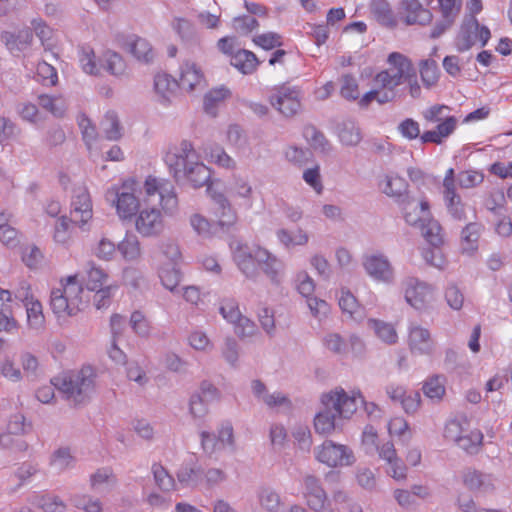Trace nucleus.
Returning a JSON list of instances; mask_svg holds the SVG:
<instances>
[{
    "label": "nucleus",
    "mask_w": 512,
    "mask_h": 512,
    "mask_svg": "<svg viewBox=\"0 0 512 512\" xmlns=\"http://www.w3.org/2000/svg\"><path fill=\"white\" fill-rule=\"evenodd\" d=\"M63 294V296L70 302L72 309H76L78 312L82 309V293L83 287L78 281L77 276H69L66 281L60 282V287L57 288Z\"/></svg>",
    "instance_id": "23"
},
{
    "label": "nucleus",
    "mask_w": 512,
    "mask_h": 512,
    "mask_svg": "<svg viewBox=\"0 0 512 512\" xmlns=\"http://www.w3.org/2000/svg\"><path fill=\"white\" fill-rule=\"evenodd\" d=\"M315 458L328 467L351 466L356 457L351 448L346 445L326 440L315 448Z\"/></svg>",
    "instance_id": "6"
},
{
    "label": "nucleus",
    "mask_w": 512,
    "mask_h": 512,
    "mask_svg": "<svg viewBox=\"0 0 512 512\" xmlns=\"http://www.w3.org/2000/svg\"><path fill=\"white\" fill-rule=\"evenodd\" d=\"M204 77L201 70L194 63H185L181 67L179 88L188 92L194 91L197 87L204 88Z\"/></svg>",
    "instance_id": "22"
},
{
    "label": "nucleus",
    "mask_w": 512,
    "mask_h": 512,
    "mask_svg": "<svg viewBox=\"0 0 512 512\" xmlns=\"http://www.w3.org/2000/svg\"><path fill=\"white\" fill-rule=\"evenodd\" d=\"M379 457L385 460L389 466L387 469L388 475L395 480H404L406 478V466L402 460L397 457L394 444L392 442H386L378 448Z\"/></svg>",
    "instance_id": "16"
},
{
    "label": "nucleus",
    "mask_w": 512,
    "mask_h": 512,
    "mask_svg": "<svg viewBox=\"0 0 512 512\" xmlns=\"http://www.w3.org/2000/svg\"><path fill=\"white\" fill-rule=\"evenodd\" d=\"M423 392L430 399H441L445 394L443 379L440 376L429 378L424 383Z\"/></svg>",
    "instance_id": "47"
},
{
    "label": "nucleus",
    "mask_w": 512,
    "mask_h": 512,
    "mask_svg": "<svg viewBox=\"0 0 512 512\" xmlns=\"http://www.w3.org/2000/svg\"><path fill=\"white\" fill-rule=\"evenodd\" d=\"M164 161L177 183L187 181L192 187L199 188L210 180L209 168L199 161L193 145L187 140L167 152Z\"/></svg>",
    "instance_id": "2"
},
{
    "label": "nucleus",
    "mask_w": 512,
    "mask_h": 512,
    "mask_svg": "<svg viewBox=\"0 0 512 512\" xmlns=\"http://www.w3.org/2000/svg\"><path fill=\"white\" fill-rule=\"evenodd\" d=\"M404 287L406 301L417 310L423 309L433 300V286L415 277H408Z\"/></svg>",
    "instance_id": "11"
},
{
    "label": "nucleus",
    "mask_w": 512,
    "mask_h": 512,
    "mask_svg": "<svg viewBox=\"0 0 512 512\" xmlns=\"http://www.w3.org/2000/svg\"><path fill=\"white\" fill-rule=\"evenodd\" d=\"M37 75L42 79L44 85L53 86L57 83L58 80L56 69L46 61H41L38 63Z\"/></svg>",
    "instance_id": "62"
},
{
    "label": "nucleus",
    "mask_w": 512,
    "mask_h": 512,
    "mask_svg": "<svg viewBox=\"0 0 512 512\" xmlns=\"http://www.w3.org/2000/svg\"><path fill=\"white\" fill-rule=\"evenodd\" d=\"M324 409L314 419V427L319 434H330L336 428V417L350 418L357 410V399L349 397L343 388L323 394Z\"/></svg>",
    "instance_id": "3"
},
{
    "label": "nucleus",
    "mask_w": 512,
    "mask_h": 512,
    "mask_svg": "<svg viewBox=\"0 0 512 512\" xmlns=\"http://www.w3.org/2000/svg\"><path fill=\"white\" fill-rule=\"evenodd\" d=\"M304 136L310 143V145L322 153H328L331 150V145L326 139L324 134L316 129L314 126H308L304 130Z\"/></svg>",
    "instance_id": "41"
},
{
    "label": "nucleus",
    "mask_w": 512,
    "mask_h": 512,
    "mask_svg": "<svg viewBox=\"0 0 512 512\" xmlns=\"http://www.w3.org/2000/svg\"><path fill=\"white\" fill-rule=\"evenodd\" d=\"M30 428V424L26 423V419L22 414L13 415L8 423L9 434L0 436V444L7 446L12 440L10 434L26 433Z\"/></svg>",
    "instance_id": "39"
},
{
    "label": "nucleus",
    "mask_w": 512,
    "mask_h": 512,
    "mask_svg": "<svg viewBox=\"0 0 512 512\" xmlns=\"http://www.w3.org/2000/svg\"><path fill=\"white\" fill-rule=\"evenodd\" d=\"M135 228L143 237H157L164 230V219L159 209H141L135 219Z\"/></svg>",
    "instance_id": "10"
},
{
    "label": "nucleus",
    "mask_w": 512,
    "mask_h": 512,
    "mask_svg": "<svg viewBox=\"0 0 512 512\" xmlns=\"http://www.w3.org/2000/svg\"><path fill=\"white\" fill-rule=\"evenodd\" d=\"M484 180V175L480 172L467 170L461 171L457 176V182L462 188H473L481 184Z\"/></svg>",
    "instance_id": "59"
},
{
    "label": "nucleus",
    "mask_w": 512,
    "mask_h": 512,
    "mask_svg": "<svg viewBox=\"0 0 512 512\" xmlns=\"http://www.w3.org/2000/svg\"><path fill=\"white\" fill-rule=\"evenodd\" d=\"M369 327L372 328L375 334L387 344H395L398 335L393 325L375 319H369Z\"/></svg>",
    "instance_id": "37"
},
{
    "label": "nucleus",
    "mask_w": 512,
    "mask_h": 512,
    "mask_svg": "<svg viewBox=\"0 0 512 512\" xmlns=\"http://www.w3.org/2000/svg\"><path fill=\"white\" fill-rule=\"evenodd\" d=\"M409 347L413 353L430 354L434 349V342L428 329L411 324L409 327Z\"/></svg>",
    "instance_id": "17"
},
{
    "label": "nucleus",
    "mask_w": 512,
    "mask_h": 512,
    "mask_svg": "<svg viewBox=\"0 0 512 512\" xmlns=\"http://www.w3.org/2000/svg\"><path fill=\"white\" fill-rule=\"evenodd\" d=\"M128 189V186L124 183L122 187L111 188L106 193V199L116 205L117 213L122 219L135 216L139 209V200Z\"/></svg>",
    "instance_id": "9"
},
{
    "label": "nucleus",
    "mask_w": 512,
    "mask_h": 512,
    "mask_svg": "<svg viewBox=\"0 0 512 512\" xmlns=\"http://www.w3.org/2000/svg\"><path fill=\"white\" fill-rule=\"evenodd\" d=\"M213 199L216 204L215 215L218 218L216 222L217 228H220L222 231H228L235 225L237 215L223 194H217Z\"/></svg>",
    "instance_id": "18"
},
{
    "label": "nucleus",
    "mask_w": 512,
    "mask_h": 512,
    "mask_svg": "<svg viewBox=\"0 0 512 512\" xmlns=\"http://www.w3.org/2000/svg\"><path fill=\"white\" fill-rule=\"evenodd\" d=\"M101 130L105 138L110 141H116L122 137V127L119 118L114 111H108L101 121Z\"/></svg>",
    "instance_id": "34"
},
{
    "label": "nucleus",
    "mask_w": 512,
    "mask_h": 512,
    "mask_svg": "<svg viewBox=\"0 0 512 512\" xmlns=\"http://www.w3.org/2000/svg\"><path fill=\"white\" fill-rule=\"evenodd\" d=\"M193 229L202 236H210L217 232L216 223L211 224L206 218L199 214H194L190 218Z\"/></svg>",
    "instance_id": "51"
},
{
    "label": "nucleus",
    "mask_w": 512,
    "mask_h": 512,
    "mask_svg": "<svg viewBox=\"0 0 512 512\" xmlns=\"http://www.w3.org/2000/svg\"><path fill=\"white\" fill-rule=\"evenodd\" d=\"M402 7L407 14L405 22L408 25H427L433 19L432 13L418 0H402Z\"/></svg>",
    "instance_id": "21"
},
{
    "label": "nucleus",
    "mask_w": 512,
    "mask_h": 512,
    "mask_svg": "<svg viewBox=\"0 0 512 512\" xmlns=\"http://www.w3.org/2000/svg\"><path fill=\"white\" fill-rule=\"evenodd\" d=\"M363 267L367 274L376 281L391 283L394 280V269L388 258L383 254L365 256Z\"/></svg>",
    "instance_id": "12"
},
{
    "label": "nucleus",
    "mask_w": 512,
    "mask_h": 512,
    "mask_svg": "<svg viewBox=\"0 0 512 512\" xmlns=\"http://www.w3.org/2000/svg\"><path fill=\"white\" fill-rule=\"evenodd\" d=\"M339 306L342 311L349 314L352 319L356 321L362 320L363 309L358 304L356 297L349 290H345L344 288L341 290Z\"/></svg>",
    "instance_id": "32"
},
{
    "label": "nucleus",
    "mask_w": 512,
    "mask_h": 512,
    "mask_svg": "<svg viewBox=\"0 0 512 512\" xmlns=\"http://www.w3.org/2000/svg\"><path fill=\"white\" fill-rule=\"evenodd\" d=\"M304 489L308 506L317 512L323 510L327 502V495L321 486L320 480L313 475L305 476Z\"/></svg>",
    "instance_id": "15"
},
{
    "label": "nucleus",
    "mask_w": 512,
    "mask_h": 512,
    "mask_svg": "<svg viewBox=\"0 0 512 512\" xmlns=\"http://www.w3.org/2000/svg\"><path fill=\"white\" fill-rule=\"evenodd\" d=\"M92 216V203L86 187L75 188L71 201L70 221L83 231H87Z\"/></svg>",
    "instance_id": "8"
},
{
    "label": "nucleus",
    "mask_w": 512,
    "mask_h": 512,
    "mask_svg": "<svg viewBox=\"0 0 512 512\" xmlns=\"http://www.w3.org/2000/svg\"><path fill=\"white\" fill-rule=\"evenodd\" d=\"M408 184L406 180L402 177H387L386 185L383 189V192L389 196L396 199V202L400 204L404 198L409 197L410 195L407 193Z\"/></svg>",
    "instance_id": "30"
},
{
    "label": "nucleus",
    "mask_w": 512,
    "mask_h": 512,
    "mask_svg": "<svg viewBox=\"0 0 512 512\" xmlns=\"http://www.w3.org/2000/svg\"><path fill=\"white\" fill-rule=\"evenodd\" d=\"M230 95L226 88H218L209 91L204 97V109L208 114L215 116L217 105Z\"/></svg>",
    "instance_id": "42"
},
{
    "label": "nucleus",
    "mask_w": 512,
    "mask_h": 512,
    "mask_svg": "<svg viewBox=\"0 0 512 512\" xmlns=\"http://www.w3.org/2000/svg\"><path fill=\"white\" fill-rule=\"evenodd\" d=\"M159 277L163 286L174 292L181 281L180 270L176 264H167L159 270Z\"/></svg>",
    "instance_id": "38"
},
{
    "label": "nucleus",
    "mask_w": 512,
    "mask_h": 512,
    "mask_svg": "<svg viewBox=\"0 0 512 512\" xmlns=\"http://www.w3.org/2000/svg\"><path fill=\"white\" fill-rule=\"evenodd\" d=\"M269 101L274 109L287 118L301 110L300 90L297 87L282 85L274 90Z\"/></svg>",
    "instance_id": "7"
},
{
    "label": "nucleus",
    "mask_w": 512,
    "mask_h": 512,
    "mask_svg": "<svg viewBox=\"0 0 512 512\" xmlns=\"http://www.w3.org/2000/svg\"><path fill=\"white\" fill-rule=\"evenodd\" d=\"M209 156L214 163L223 168L234 169L236 167V162L225 152L221 146L215 145L211 147Z\"/></svg>",
    "instance_id": "54"
},
{
    "label": "nucleus",
    "mask_w": 512,
    "mask_h": 512,
    "mask_svg": "<svg viewBox=\"0 0 512 512\" xmlns=\"http://www.w3.org/2000/svg\"><path fill=\"white\" fill-rule=\"evenodd\" d=\"M478 29L479 22L474 16L464 20L455 39V45L459 52L469 50L476 43Z\"/></svg>",
    "instance_id": "19"
},
{
    "label": "nucleus",
    "mask_w": 512,
    "mask_h": 512,
    "mask_svg": "<svg viewBox=\"0 0 512 512\" xmlns=\"http://www.w3.org/2000/svg\"><path fill=\"white\" fill-rule=\"evenodd\" d=\"M38 104L57 118L63 117L66 111L65 102L59 97L41 94L38 96Z\"/></svg>",
    "instance_id": "40"
},
{
    "label": "nucleus",
    "mask_w": 512,
    "mask_h": 512,
    "mask_svg": "<svg viewBox=\"0 0 512 512\" xmlns=\"http://www.w3.org/2000/svg\"><path fill=\"white\" fill-rule=\"evenodd\" d=\"M160 200L162 208L172 213L177 208V197L170 184H165L160 188Z\"/></svg>",
    "instance_id": "61"
},
{
    "label": "nucleus",
    "mask_w": 512,
    "mask_h": 512,
    "mask_svg": "<svg viewBox=\"0 0 512 512\" xmlns=\"http://www.w3.org/2000/svg\"><path fill=\"white\" fill-rule=\"evenodd\" d=\"M95 376L91 366H84L79 371L66 372L54 377L51 383L70 404L79 406L90 400L94 392Z\"/></svg>",
    "instance_id": "4"
},
{
    "label": "nucleus",
    "mask_w": 512,
    "mask_h": 512,
    "mask_svg": "<svg viewBox=\"0 0 512 512\" xmlns=\"http://www.w3.org/2000/svg\"><path fill=\"white\" fill-rule=\"evenodd\" d=\"M222 355L231 366H236L239 358V345L234 338L227 337L225 339Z\"/></svg>",
    "instance_id": "63"
},
{
    "label": "nucleus",
    "mask_w": 512,
    "mask_h": 512,
    "mask_svg": "<svg viewBox=\"0 0 512 512\" xmlns=\"http://www.w3.org/2000/svg\"><path fill=\"white\" fill-rule=\"evenodd\" d=\"M230 63L243 74H251L256 70L259 60L253 52L239 49L232 55Z\"/></svg>",
    "instance_id": "25"
},
{
    "label": "nucleus",
    "mask_w": 512,
    "mask_h": 512,
    "mask_svg": "<svg viewBox=\"0 0 512 512\" xmlns=\"http://www.w3.org/2000/svg\"><path fill=\"white\" fill-rule=\"evenodd\" d=\"M230 192L233 196H238L247 200L251 199L253 190L248 180L240 177L234 176L233 183L230 187ZM252 203L249 201L248 207H251Z\"/></svg>",
    "instance_id": "48"
},
{
    "label": "nucleus",
    "mask_w": 512,
    "mask_h": 512,
    "mask_svg": "<svg viewBox=\"0 0 512 512\" xmlns=\"http://www.w3.org/2000/svg\"><path fill=\"white\" fill-rule=\"evenodd\" d=\"M482 440L483 435L480 431H472L468 435H461L456 444L467 453L475 454L478 452Z\"/></svg>",
    "instance_id": "46"
},
{
    "label": "nucleus",
    "mask_w": 512,
    "mask_h": 512,
    "mask_svg": "<svg viewBox=\"0 0 512 512\" xmlns=\"http://www.w3.org/2000/svg\"><path fill=\"white\" fill-rule=\"evenodd\" d=\"M371 12L380 24L387 27H394L396 25L394 13L386 0H373Z\"/></svg>",
    "instance_id": "29"
},
{
    "label": "nucleus",
    "mask_w": 512,
    "mask_h": 512,
    "mask_svg": "<svg viewBox=\"0 0 512 512\" xmlns=\"http://www.w3.org/2000/svg\"><path fill=\"white\" fill-rule=\"evenodd\" d=\"M209 400L202 398L199 393H194L189 402V411L194 418H202L208 412Z\"/></svg>",
    "instance_id": "60"
},
{
    "label": "nucleus",
    "mask_w": 512,
    "mask_h": 512,
    "mask_svg": "<svg viewBox=\"0 0 512 512\" xmlns=\"http://www.w3.org/2000/svg\"><path fill=\"white\" fill-rule=\"evenodd\" d=\"M35 504L44 512H64L66 509L65 503L58 496L51 494L38 496Z\"/></svg>",
    "instance_id": "43"
},
{
    "label": "nucleus",
    "mask_w": 512,
    "mask_h": 512,
    "mask_svg": "<svg viewBox=\"0 0 512 512\" xmlns=\"http://www.w3.org/2000/svg\"><path fill=\"white\" fill-rule=\"evenodd\" d=\"M172 28L180 39L186 44H195L198 41L194 24L188 19L175 17L172 21Z\"/></svg>",
    "instance_id": "27"
},
{
    "label": "nucleus",
    "mask_w": 512,
    "mask_h": 512,
    "mask_svg": "<svg viewBox=\"0 0 512 512\" xmlns=\"http://www.w3.org/2000/svg\"><path fill=\"white\" fill-rule=\"evenodd\" d=\"M418 227L421 229L422 236L432 247L438 248L443 244L442 227L431 216Z\"/></svg>",
    "instance_id": "28"
},
{
    "label": "nucleus",
    "mask_w": 512,
    "mask_h": 512,
    "mask_svg": "<svg viewBox=\"0 0 512 512\" xmlns=\"http://www.w3.org/2000/svg\"><path fill=\"white\" fill-rule=\"evenodd\" d=\"M72 503L76 508L82 509L85 512L102 511L101 502L98 499H93L92 497L87 495H75L72 498Z\"/></svg>",
    "instance_id": "53"
},
{
    "label": "nucleus",
    "mask_w": 512,
    "mask_h": 512,
    "mask_svg": "<svg viewBox=\"0 0 512 512\" xmlns=\"http://www.w3.org/2000/svg\"><path fill=\"white\" fill-rule=\"evenodd\" d=\"M43 254L36 246L25 248L22 255V260L25 265L31 269L38 268L43 262Z\"/></svg>",
    "instance_id": "64"
},
{
    "label": "nucleus",
    "mask_w": 512,
    "mask_h": 512,
    "mask_svg": "<svg viewBox=\"0 0 512 512\" xmlns=\"http://www.w3.org/2000/svg\"><path fill=\"white\" fill-rule=\"evenodd\" d=\"M390 68L379 72L375 78V86L380 88H396L413 75V65L403 54L392 52L387 59Z\"/></svg>",
    "instance_id": "5"
},
{
    "label": "nucleus",
    "mask_w": 512,
    "mask_h": 512,
    "mask_svg": "<svg viewBox=\"0 0 512 512\" xmlns=\"http://www.w3.org/2000/svg\"><path fill=\"white\" fill-rule=\"evenodd\" d=\"M261 506L268 512H278L280 508V496L272 489L265 488L260 493Z\"/></svg>",
    "instance_id": "55"
},
{
    "label": "nucleus",
    "mask_w": 512,
    "mask_h": 512,
    "mask_svg": "<svg viewBox=\"0 0 512 512\" xmlns=\"http://www.w3.org/2000/svg\"><path fill=\"white\" fill-rule=\"evenodd\" d=\"M340 94L347 100H356L359 98L358 84L351 75H344L341 78Z\"/></svg>",
    "instance_id": "57"
},
{
    "label": "nucleus",
    "mask_w": 512,
    "mask_h": 512,
    "mask_svg": "<svg viewBox=\"0 0 512 512\" xmlns=\"http://www.w3.org/2000/svg\"><path fill=\"white\" fill-rule=\"evenodd\" d=\"M123 258L127 261H135L141 256V247L138 237L134 234H126L125 238L117 246Z\"/></svg>",
    "instance_id": "33"
},
{
    "label": "nucleus",
    "mask_w": 512,
    "mask_h": 512,
    "mask_svg": "<svg viewBox=\"0 0 512 512\" xmlns=\"http://www.w3.org/2000/svg\"><path fill=\"white\" fill-rule=\"evenodd\" d=\"M483 231V225L470 222L461 231V244L465 252L472 253L478 249V241Z\"/></svg>",
    "instance_id": "24"
},
{
    "label": "nucleus",
    "mask_w": 512,
    "mask_h": 512,
    "mask_svg": "<svg viewBox=\"0 0 512 512\" xmlns=\"http://www.w3.org/2000/svg\"><path fill=\"white\" fill-rule=\"evenodd\" d=\"M152 473L154 476L155 484L162 491H171L175 486V481L167 470L160 464H153Z\"/></svg>",
    "instance_id": "45"
},
{
    "label": "nucleus",
    "mask_w": 512,
    "mask_h": 512,
    "mask_svg": "<svg viewBox=\"0 0 512 512\" xmlns=\"http://www.w3.org/2000/svg\"><path fill=\"white\" fill-rule=\"evenodd\" d=\"M77 121L82 133L83 140L88 146H90L91 143L94 142L97 138L96 127L85 114L79 115Z\"/></svg>",
    "instance_id": "58"
},
{
    "label": "nucleus",
    "mask_w": 512,
    "mask_h": 512,
    "mask_svg": "<svg viewBox=\"0 0 512 512\" xmlns=\"http://www.w3.org/2000/svg\"><path fill=\"white\" fill-rule=\"evenodd\" d=\"M338 136L341 143L346 146H356L362 139L360 128L352 120L339 125Z\"/></svg>",
    "instance_id": "31"
},
{
    "label": "nucleus",
    "mask_w": 512,
    "mask_h": 512,
    "mask_svg": "<svg viewBox=\"0 0 512 512\" xmlns=\"http://www.w3.org/2000/svg\"><path fill=\"white\" fill-rule=\"evenodd\" d=\"M154 89L157 100L166 105L171 103L172 98L179 89L178 81L166 73H159L154 78Z\"/></svg>",
    "instance_id": "20"
},
{
    "label": "nucleus",
    "mask_w": 512,
    "mask_h": 512,
    "mask_svg": "<svg viewBox=\"0 0 512 512\" xmlns=\"http://www.w3.org/2000/svg\"><path fill=\"white\" fill-rule=\"evenodd\" d=\"M399 206L406 223L411 226L418 227L431 216L429 202L426 199L416 200L409 196L404 198Z\"/></svg>",
    "instance_id": "13"
},
{
    "label": "nucleus",
    "mask_w": 512,
    "mask_h": 512,
    "mask_svg": "<svg viewBox=\"0 0 512 512\" xmlns=\"http://www.w3.org/2000/svg\"><path fill=\"white\" fill-rule=\"evenodd\" d=\"M420 75L427 88L432 87L438 80V65L431 59L423 60L420 63Z\"/></svg>",
    "instance_id": "44"
},
{
    "label": "nucleus",
    "mask_w": 512,
    "mask_h": 512,
    "mask_svg": "<svg viewBox=\"0 0 512 512\" xmlns=\"http://www.w3.org/2000/svg\"><path fill=\"white\" fill-rule=\"evenodd\" d=\"M230 247L236 266L247 279L256 281L263 272L273 284L281 282L283 262L267 249L260 246L251 249L239 241L231 243Z\"/></svg>",
    "instance_id": "1"
},
{
    "label": "nucleus",
    "mask_w": 512,
    "mask_h": 512,
    "mask_svg": "<svg viewBox=\"0 0 512 512\" xmlns=\"http://www.w3.org/2000/svg\"><path fill=\"white\" fill-rule=\"evenodd\" d=\"M129 51L137 60L145 63H150L154 58L152 46L146 39L140 37L130 41Z\"/></svg>",
    "instance_id": "36"
},
{
    "label": "nucleus",
    "mask_w": 512,
    "mask_h": 512,
    "mask_svg": "<svg viewBox=\"0 0 512 512\" xmlns=\"http://www.w3.org/2000/svg\"><path fill=\"white\" fill-rule=\"evenodd\" d=\"M50 306L54 314L57 316H74L78 313L76 309H72L70 302L63 296L57 288L51 291Z\"/></svg>",
    "instance_id": "35"
},
{
    "label": "nucleus",
    "mask_w": 512,
    "mask_h": 512,
    "mask_svg": "<svg viewBox=\"0 0 512 512\" xmlns=\"http://www.w3.org/2000/svg\"><path fill=\"white\" fill-rule=\"evenodd\" d=\"M464 485L471 491L488 494L495 490V478L474 468H466L462 473Z\"/></svg>",
    "instance_id": "14"
},
{
    "label": "nucleus",
    "mask_w": 512,
    "mask_h": 512,
    "mask_svg": "<svg viewBox=\"0 0 512 512\" xmlns=\"http://www.w3.org/2000/svg\"><path fill=\"white\" fill-rule=\"evenodd\" d=\"M253 42L264 50H271L282 45V37L275 32H268L257 35Z\"/></svg>",
    "instance_id": "56"
},
{
    "label": "nucleus",
    "mask_w": 512,
    "mask_h": 512,
    "mask_svg": "<svg viewBox=\"0 0 512 512\" xmlns=\"http://www.w3.org/2000/svg\"><path fill=\"white\" fill-rule=\"evenodd\" d=\"M105 68L112 75H121L125 71V62L122 57L112 51H107L104 54Z\"/></svg>",
    "instance_id": "52"
},
{
    "label": "nucleus",
    "mask_w": 512,
    "mask_h": 512,
    "mask_svg": "<svg viewBox=\"0 0 512 512\" xmlns=\"http://www.w3.org/2000/svg\"><path fill=\"white\" fill-rule=\"evenodd\" d=\"M73 225L75 224L70 221V217H60L55 225L54 240L61 244L67 243L70 239Z\"/></svg>",
    "instance_id": "50"
},
{
    "label": "nucleus",
    "mask_w": 512,
    "mask_h": 512,
    "mask_svg": "<svg viewBox=\"0 0 512 512\" xmlns=\"http://www.w3.org/2000/svg\"><path fill=\"white\" fill-rule=\"evenodd\" d=\"M79 61L83 71L90 75H97L99 68L95 62V53L90 47H82Z\"/></svg>",
    "instance_id": "49"
},
{
    "label": "nucleus",
    "mask_w": 512,
    "mask_h": 512,
    "mask_svg": "<svg viewBox=\"0 0 512 512\" xmlns=\"http://www.w3.org/2000/svg\"><path fill=\"white\" fill-rule=\"evenodd\" d=\"M445 206L450 217L455 221H465L467 215L465 212V204L459 194L455 191L443 192Z\"/></svg>",
    "instance_id": "26"
}]
</instances>
